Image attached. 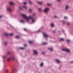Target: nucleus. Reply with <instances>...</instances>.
Masks as SVG:
<instances>
[{
	"label": "nucleus",
	"instance_id": "nucleus-17",
	"mask_svg": "<svg viewBox=\"0 0 73 73\" xmlns=\"http://www.w3.org/2000/svg\"><path fill=\"white\" fill-rule=\"evenodd\" d=\"M51 26L52 27H54V24H53V23H52L51 25Z\"/></svg>",
	"mask_w": 73,
	"mask_h": 73
},
{
	"label": "nucleus",
	"instance_id": "nucleus-25",
	"mask_svg": "<svg viewBox=\"0 0 73 73\" xmlns=\"http://www.w3.org/2000/svg\"><path fill=\"white\" fill-rule=\"evenodd\" d=\"M47 5H48V6H51V5H52L51 4L49 3L47 4Z\"/></svg>",
	"mask_w": 73,
	"mask_h": 73
},
{
	"label": "nucleus",
	"instance_id": "nucleus-45",
	"mask_svg": "<svg viewBox=\"0 0 73 73\" xmlns=\"http://www.w3.org/2000/svg\"><path fill=\"white\" fill-rule=\"evenodd\" d=\"M24 46H26V45L25 44H24Z\"/></svg>",
	"mask_w": 73,
	"mask_h": 73
},
{
	"label": "nucleus",
	"instance_id": "nucleus-33",
	"mask_svg": "<svg viewBox=\"0 0 73 73\" xmlns=\"http://www.w3.org/2000/svg\"><path fill=\"white\" fill-rule=\"evenodd\" d=\"M67 42H70V40H67Z\"/></svg>",
	"mask_w": 73,
	"mask_h": 73
},
{
	"label": "nucleus",
	"instance_id": "nucleus-49",
	"mask_svg": "<svg viewBox=\"0 0 73 73\" xmlns=\"http://www.w3.org/2000/svg\"><path fill=\"white\" fill-rule=\"evenodd\" d=\"M15 71V70H14V71Z\"/></svg>",
	"mask_w": 73,
	"mask_h": 73
},
{
	"label": "nucleus",
	"instance_id": "nucleus-28",
	"mask_svg": "<svg viewBox=\"0 0 73 73\" xmlns=\"http://www.w3.org/2000/svg\"><path fill=\"white\" fill-rule=\"evenodd\" d=\"M24 31H27V29L26 28L24 29Z\"/></svg>",
	"mask_w": 73,
	"mask_h": 73
},
{
	"label": "nucleus",
	"instance_id": "nucleus-32",
	"mask_svg": "<svg viewBox=\"0 0 73 73\" xmlns=\"http://www.w3.org/2000/svg\"><path fill=\"white\" fill-rule=\"evenodd\" d=\"M29 11L30 12H32V10L31 9H29Z\"/></svg>",
	"mask_w": 73,
	"mask_h": 73
},
{
	"label": "nucleus",
	"instance_id": "nucleus-18",
	"mask_svg": "<svg viewBox=\"0 0 73 73\" xmlns=\"http://www.w3.org/2000/svg\"><path fill=\"white\" fill-rule=\"evenodd\" d=\"M68 8H69V7L68 6H66V9H68Z\"/></svg>",
	"mask_w": 73,
	"mask_h": 73
},
{
	"label": "nucleus",
	"instance_id": "nucleus-26",
	"mask_svg": "<svg viewBox=\"0 0 73 73\" xmlns=\"http://www.w3.org/2000/svg\"><path fill=\"white\" fill-rule=\"evenodd\" d=\"M60 40H61V41H64V39L63 38H60Z\"/></svg>",
	"mask_w": 73,
	"mask_h": 73
},
{
	"label": "nucleus",
	"instance_id": "nucleus-40",
	"mask_svg": "<svg viewBox=\"0 0 73 73\" xmlns=\"http://www.w3.org/2000/svg\"><path fill=\"white\" fill-rule=\"evenodd\" d=\"M57 17V16H55L54 17V18H56Z\"/></svg>",
	"mask_w": 73,
	"mask_h": 73
},
{
	"label": "nucleus",
	"instance_id": "nucleus-47",
	"mask_svg": "<svg viewBox=\"0 0 73 73\" xmlns=\"http://www.w3.org/2000/svg\"><path fill=\"white\" fill-rule=\"evenodd\" d=\"M63 22L64 24H65V21H63Z\"/></svg>",
	"mask_w": 73,
	"mask_h": 73
},
{
	"label": "nucleus",
	"instance_id": "nucleus-29",
	"mask_svg": "<svg viewBox=\"0 0 73 73\" xmlns=\"http://www.w3.org/2000/svg\"><path fill=\"white\" fill-rule=\"evenodd\" d=\"M20 22L21 23H24V21H23V20H21L20 21Z\"/></svg>",
	"mask_w": 73,
	"mask_h": 73
},
{
	"label": "nucleus",
	"instance_id": "nucleus-43",
	"mask_svg": "<svg viewBox=\"0 0 73 73\" xmlns=\"http://www.w3.org/2000/svg\"><path fill=\"white\" fill-rule=\"evenodd\" d=\"M71 63H73V61L71 62Z\"/></svg>",
	"mask_w": 73,
	"mask_h": 73
},
{
	"label": "nucleus",
	"instance_id": "nucleus-38",
	"mask_svg": "<svg viewBox=\"0 0 73 73\" xmlns=\"http://www.w3.org/2000/svg\"><path fill=\"white\" fill-rule=\"evenodd\" d=\"M42 54H45V52H42Z\"/></svg>",
	"mask_w": 73,
	"mask_h": 73
},
{
	"label": "nucleus",
	"instance_id": "nucleus-13",
	"mask_svg": "<svg viewBox=\"0 0 73 73\" xmlns=\"http://www.w3.org/2000/svg\"><path fill=\"white\" fill-rule=\"evenodd\" d=\"M37 3L38 4L40 5V4H42V2H37Z\"/></svg>",
	"mask_w": 73,
	"mask_h": 73
},
{
	"label": "nucleus",
	"instance_id": "nucleus-7",
	"mask_svg": "<svg viewBox=\"0 0 73 73\" xmlns=\"http://www.w3.org/2000/svg\"><path fill=\"white\" fill-rule=\"evenodd\" d=\"M8 10L10 12H11L12 11V9H11V7H9L8 8Z\"/></svg>",
	"mask_w": 73,
	"mask_h": 73
},
{
	"label": "nucleus",
	"instance_id": "nucleus-48",
	"mask_svg": "<svg viewBox=\"0 0 73 73\" xmlns=\"http://www.w3.org/2000/svg\"><path fill=\"white\" fill-rule=\"evenodd\" d=\"M58 1H60V0H57Z\"/></svg>",
	"mask_w": 73,
	"mask_h": 73
},
{
	"label": "nucleus",
	"instance_id": "nucleus-20",
	"mask_svg": "<svg viewBox=\"0 0 73 73\" xmlns=\"http://www.w3.org/2000/svg\"><path fill=\"white\" fill-rule=\"evenodd\" d=\"M35 19H33V20H32V22H31V23L32 24V23H34V22H35Z\"/></svg>",
	"mask_w": 73,
	"mask_h": 73
},
{
	"label": "nucleus",
	"instance_id": "nucleus-11",
	"mask_svg": "<svg viewBox=\"0 0 73 73\" xmlns=\"http://www.w3.org/2000/svg\"><path fill=\"white\" fill-rule=\"evenodd\" d=\"M56 61L58 63H60V60L58 59L56 60Z\"/></svg>",
	"mask_w": 73,
	"mask_h": 73
},
{
	"label": "nucleus",
	"instance_id": "nucleus-39",
	"mask_svg": "<svg viewBox=\"0 0 73 73\" xmlns=\"http://www.w3.org/2000/svg\"><path fill=\"white\" fill-rule=\"evenodd\" d=\"M66 18H67V17H64V19H66Z\"/></svg>",
	"mask_w": 73,
	"mask_h": 73
},
{
	"label": "nucleus",
	"instance_id": "nucleus-5",
	"mask_svg": "<svg viewBox=\"0 0 73 73\" xmlns=\"http://www.w3.org/2000/svg\"><path fill=\"white\" fill-rule=\"evenodd\" d=\"M34 54L35 55H37L38 54L37 53V51H36V50H34Z\"/></svg>",
	"mask_w": 73,
	"mask_h": 73
},
{
	"label": "nucleus",
	"instance_id": "nucleus-14",
	"mask_svg": "<svg viewBox=\"0 0 73 73\" xmlns=\"http://www.w3.org/2000/svg\"><path fill=\"white\" fill-rule=\"evenodd\" d=\"M66 51L67 52H70V50L66 49Z\"/></svg>",
	"mask_w": 73,
	"mask_h": 73
},
{
	"label": "nucleus",
	"instance_id": "nucleus-41",
	"mask_svg": "<svg viewBox=\"0 0 73 73\" xmlns=\"http://www.w3.org/2000/svg\"><path fill=\"white\" fill-rule=\"evenodd\" d=\"M3 17V16H0V18H1V17Z\"/></svg>",
	"mask_w": 73,
	"mask_h": 73
},
{
	"label": "nucleus",
	"instance_id": "nucleus-23",
	"mask_svg": "<svg viewBox=\"0 0 73 73\" xmlns=\"http://www.w3.org/2000/svg\"><path fill=\"white\" fill-rule=\"evenodd\" d=\"M42 65H43V63H42L40 64V66H42Z\"/></svg>",
	"mask_w": 73,
	"mask_h": 73
},
{
	"label": "nucleus",
	"instance_id": "nucleus-27",
	"mask_svg": "<svg viewBox=\"0 0 73 73\" xmlns=\"http://www.w3.org/2000/svg\"><path fill=\"white\" fill-rule=\"evenodd\" d=\"M29 3H30V4H32V2L30 1H29Z\"/></svg>",
	"mask_w": 73,
	"mask_h": 73
},
{
	"label": "nucleus",
	"instance_id": "nucleus-9",
	"mask_svg": "<svg viewBox=\"0 0 73 73\" xmlns=\"http://www.w3.org/2000/svg\"><path fill=\"white\" fill-rule=\"evenodd\" d=\"M23 8H24L25 9H27V7H26L25 6H23Z\"/></svg>",
	"mask_w": 73,
	"mask_h": 73
},
{
	"label": "nucleus",
	"instance_id": "nucleus-21",
	"mask_svg": "<svg viewBox=\"0 0 73 73\" xmlns=\"http://www.w3.org/2000/svg\"><path fill=\"white\" fill-rule=\"evenodd\" d=\"M62 50L63 51H66V49L65 48H63L62 49Z\"/></svg>",
	"mask_w": 73,
	"mask_h": 73
},
{
	"label": "nucleus",
	"instance_id": "nucleus-16",
	"mask_svg": "<svg viewBox=\"0 0 73 73\" xmlns=\"http://www.w3.org/2000/svg\"><path fill=\"white\" fill-rule=\"evenodd\" d=\"M3 57L4 59H5V58H6V57H7V56H3Z\"/></svg>",
	"mask_w": 73,
	"mask_h": 73
},
{
	"label": "nucleus",
	"instance_id": "nucleus-12",
	"mask_svg": "<svg viewBox=\"0 0 73 73\" xmlns=\"http://www.w3.org/2000/svg\"><path fill=\"white\" fill-rule=\"evenodd\" d=\"M48 44V43H47L46 42H44L42 43L43 45H46V44Z\"/></svg>",
	"mask_w": 73,
	"mask_h": 73
},
{
	"label": "nucleus",
	"instance_id": "nucleus-24",
	"mask_svg": "<svg viewBox=\"0 0 73 73\" xmlns=\"http://www.w3.org/2000/svg\"><path fill=\"white\" fill-rule=\"evenodd\" d=\"M10 60H11V58H9L7 60V61H10Z\"/></svg>",
	"mask_w": 73,
	"mask_h": 73
},
{
	"label": "nucleus",
	"instance_id": "nucleus-15",
	"mask_svg": "<svg viewBox=\"0 0 73 73\" xmlns=\"http://www.w3.org/2000/svg\"><path fill=\"white\" fill-rule=\"evenodd\" d=\"M19 49H21V50H24V49L25 48L23 47H20V48H19Z\"/></svg>",
	"mask_w": 73,
	"mask_h": 73
},
{
	"label": "nucleus",
	"instance_id": "nucleus-1",
	"mask_svg": "<svg viewBox=\"0 0 73 73\" xmlns=\"http://www.w3.org/2000/svg\"><path fill=\"white\" fill-rule=\"evenodd\" d=\"M22 16H23V19H26L27 21H29V19H31L32 20L33 19V17H31V16H29V17H27V16L26 15L23 14L22 15Z\"/></svg>",
	"mask_w": 73,
	"mask_h": 73
},
{
	"label": "nucleus",
	"instance_id": "nucleus-19",
	"mask_svg": "<svg viewBox=\"0 0 73 73\" xmlns=\"http://www.w3.org/2000/svg\"><path fill=\"white\" fill-rule=\"evenodd\" d=\"M29 42L30 44H33V42L31 41H29Z\"/></svg>",
	"mask_w": 73,
	"mask_h": 73
},
{
	"label": "nucleus",
	"instance_id": "nucleus-22",
	"mask_svg": "<svg viewBox=\"0 0 73 73\" xmlns=\"http://www.w3.org/2000/svg\"><path fill=\"white\" fill-rule=\"evenodd\" d=\"M11 52H10L9 51H8L7 52L8 54H11Z\"/></svg>",
	"mask_w": 73,
	"mask_h": 73
},
{
	"label": "nucleus",
	"instance_id": "nucleus-46",
	"mask_svg": "<svg viewBox=\"0 0 73 73\" xmlns=\"http://www.w3.org/2000/svg\"><path fill=\"white\" fill-rule=\"evenodd\" d=\"M35 14H34L33 15V16H35Z\"/></svg>",
	"mask_w": 73,
	"mask_h": 73
},
{
	"label": "nucleus",
	"instance_id": "nucleus-4",
	"mask_svg": "<svg viewBox=\"0 0 73 73\" xmlns=\"http://www.w3.org/2000/svg\"><path fill=\"white\" fill-rule=\"evenodd\" d=\"M49 9L48 8H46L44 9V12H47L48 11H49Z\"/></svg>",
	"mask_w": 73,
	"mask_h": 73
},
{
	"label": "nucleus",
	"instance_id": "nucleus-2",
	"mask_svg": "<svg viewBox=\"0 0 73 73\" xmlns=\"http://www.w3.org/2000/svg\"><path fill=\"white\" fill-rule=\"evenodd\" d=\"M4 35L6 36H9V35L10 36H13V34L11 33L9 34L8 33H5Z\"/></svg>",
	"mask_w": 73,
	"mask_h": 73
},
{
	"label": "nucleus",
	"instance_id": "nucleus-3",
	"mask_svg": "<svg viewBox=\"0 0 73 73\" xmlns=\"http://www.w3.org/2000/svg\"><path fill=\"white\" fill-rule=\"evenodd\" d=\"M43 34L44 37L45 38H46L47 37H48V35H47V34H46L45 33H43Z\"/></svg>",
	"mask_w": 73,
	"mask_h": 73
},
{
	"label": "nucleus",
	"instance_id": "nucleus-30",
	"mask_svg": "<svg viewBox=\"0 0 73 73\" xmlns=\"http://www.w3.org/2000/svg\"><path fill=\"white\" fill-rule=\"evenodd\" d=\"M15 57H13L12 58V60H15Z\"/></svg>",
	"mask_w": 73,
	"mask_h": 73
},
{
	"label": "nucleus",
	"instance_id": "nucleus-8",
	"mask_svg": "<svg viewBox=\"0 0 73 73\" xmlns=\"http://www.w3.org/2000/svg\"><path fill=\"white\" fill-rule=\"evenodd\" d=\"M48 49L50 50L51 51H53V48H48Z\"/></svg>",
	"mask_w": 73,
	"mask_h": 73
},
{
	"label": "nucleus",
	"instance_id": "nucleus-37",
	"mask_svg": "<svg viewBox=\"0 0 73 73\" xmlns=\"http://www.w3.org/2000/svg\"><path fill=\"white\" fill-rule=\"evenodd\" d=\"M5 45H7V42H6L5 43Z\"/></svg>",
	"mask_w": 73,
	"mask_h": 73
},
{
	"label": "nucleus",
	"instance_id": "nucleus-36",
	"mask_svg": "<svg viewBox=\"0 0 73 73\" xmlns=\"http://www.w3.org/2000/svg\"><path fill=\"white\" fill-rule=\"evenodd\" d=\"M67 25H70V23H67Z\"/></svg>",
	"mask_w": 73,
	"mask_h": 73
},
{
	"label": "nucleus",
	"instance_id": "nucleus-42",
	"mask_svg": "<svg viewBox=\"0 0 73 73\" xmlns=\"http://www.w3.org/2000/svg\"><path fill=\"white\" fill-rule=\"evenodd\" d=\"M6 72H8V70H6Z\"/></svg>",
	"mask_w": 73,
	"mask_h": 73
},
{
	"label": "nucleus",
	"instance_id": "nucleus-44",
	"mask_svg": "<svg viewBox=\"0 0 73 73\" xmlns=\"http://www.w3.org/2000/svg\"><path fill=\"white\" fill-rule=\"evenodd\" d=\"M55 31H53V33H55Z\"/></svg>",
	"mask_w": 73,
	"mask_h": 73
},
{
	"label": "nucleus",
	"instance_id": "nucleus-6",
	"mask_svg": "<svg viewBox=\"0 0 73 73\" xmlns=\"http://www.w3.org/2000/svg\"><path fill=\"white\" fill-rule=\"evenodd\" d=\"M9 4L11 5H13L14 4V3L12 2H10L9 3Z\"/></svg>",
	"mask_w": 73,
	"mask_h": 73
},
{
	"label": "nucleus",
	"instance_id": "nucleus-34",
	"mask_svg": "<svg viewBox=\"0 0 73 73\" xmlns=\"http://www.w3.org/2000/svg\"><path fill=\"white\" fill-rule=\"evenodd\" d=\"M38 10L39 11H42V10L40 9H39Z\"/></svg>",
	"mask_w": 73,
	"mask_h": 73
},
{
	"label": "nucleus",
	"instance_id": "nucleus-10",
	"mask_svg": "<svg viewBox=\"0 0 73 73\" xmlns=\"http://www.w3.org/2000/svg\"><path fill=\"white\" fill-rule=\"evenodd\" d=\"M20 37L19 36H15L16 38H19Z\"/></svg>",
	"mask_w": 73,
	"mask_h": 73
},
{
	"label": "nucleus",
	"instance_id": "nucleus-31",
	"mask_svg": "<svg viewBox=\"0 0 73 73\" xmlns=\"http://www.w3.org/2000/svg\"><path fill=\"white\" fill-rule=\"evenodd\" d=\"M23 4L25 5H26V4H27V2H24L23 3Z\"/></svg>",
	"mask_w": 73,
	"mask_h": 73
},
{
	"label": "nucleus",
	"instance_id": "nucleus-35",
	"mask_svg": "<svg viewBox=\"0 0 73 73\" xmlns=\"http://www.w3.org/2000/svg\"><path fill=\"white\" fill-rule=\"evenodd\" d=\"M19 9H21V10H22V9H23L22 8V7H19Z\"/></svg>",
	"mask_w": 73,
	"mask_h": 73
}]
</instances>
